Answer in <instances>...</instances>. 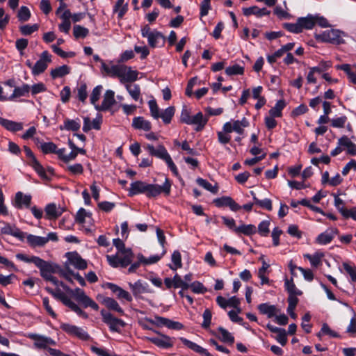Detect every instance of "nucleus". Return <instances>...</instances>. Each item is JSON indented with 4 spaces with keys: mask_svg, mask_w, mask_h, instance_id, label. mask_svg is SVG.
<instances>
[{
    "mask_svg": "<svg viewBox=\"0 0 356 356\" xmlns=\"http://www.w3.org/2000/svg\"><path fill=\"white\" fill-rule=\"evenodd\" d=\"M172 184V181L168 178H165L163 185L136 181L130 184L128 195L133 197L138 194H145L149 199L156 197L161 193L164 194L165 196H168L171 192Z\"/></svg>",
    "mask_w": 356,
    "mask_h": 356,
    "instance_id": "1",
    "label": "nucleus"
},
{
    "mask_svg": "<svg viewBox=\"0 0 356 356\" xmlns=\"http://www.w3.org/2000/svg\"><path fill=\"white\" fill-rule=\"evenodd\" d=\"M113 245L118 250V252L122 254V257H119L118 254L106 255L107 261L111 266L113 268H126L132 261L134 258V252L129 248H127L124 242L120 239L114 238L113 241Z\"/></svg>",
    "mask_w": 356,
    "mask_h": 356,
    "instance_id": "2",
    "label": "nucleus"
},
{
    "mask_svg": "<svg viewBox=\"0 0 356 356\" xmlns=\"http://www.w3.org/2000/svg\"><path fill=\"white\" fill-rule=\"evenodd\" d=\"M60 286L68 294L73 296L75 300L85 308L90 307L95 311L99 309V305L92 298L86 296L83 289L79 287L72 289L63 283H61Z\"/></svg>",
    "mask_w": 356,
    "mask_h": 356,
    "instance_id": "3",
    "label": "nucleus"
},
{
    "mask_svg": "<svg viewBox=\"0 0 356 356\" xmlns=\"http://www.w3.org/2000/svg\"><path fill=\"white\" fill-rule=\"evenodd\" d=\"M344 32L339 29H330L323 31L320 34H315V38L317 41L329 42L333 44H344L345 41L343 36H345Z\"/></svg>",
    "mask_w": 356,
    "mask_h": 356,
    "instance_id": "4",
    "label": "nucleus"
},
{
    "mask_svg": "<svg viewBox=\"0 0 356 356\" xmlns=\"http://www.w3.org/2000/svg\"><path fill=\"white\" fill-rule=\"evenodd\" d=\"M100 314L102 321L108 326L111 332L120 333L121 329L127 325L123 320L115 317L111 313L105 309H102Z\"/></svg>",
    "mask_w": 356,
    "mask_h": 356,
    "instance_id": "5",
    "label": "nucleus"
},
{
    "mask_svg": "<svg viewBox=\"0 0 356 356\" xmlns=\"http://www.w3.org/2000/svg\"><path fill=\"white\" fill-rule=\"evenodd\" d=\"M159 337H147L146 340L162 349H169L174 346L175 338L163 334L159 331L154 330Z\"/></svg>",
    "mask_w": 356,
    "mask_h": 356,
    "instance_id": "6",
    "label": "nucleus"
},
{
    "mask_svg": "<svg viewBox=\"0 0 356 356\" xmlns=\"http://www.w3.org/2000/svg\"><path fill=\"white\" fill-rule=\"evenodd\" d=\"M16 258L26 263H32L37 266L40 271V275L44 277V261L35 256H29L25 254L18 253Z\"/></svg>",
    "mask_w": 356,
    "mask_h": 356,
    "instance_id": "7",
    "label": "nucleus"
},
{
    "mask_svg": "<svg viewBox=\"0 0 356 356\" xmlns=\"http://www.w3.org/2000/svg\"><path fill=\"white\" fill-rule=\"evenodd\" d=\"M213 202L218 208L228 207L232 211H237L241 209V207L229 196L216 198Z\"/></svg>",
    "mask_w": 356,
    "mask_h": 356,
    "instance_id": "8",
    "label": "nucleus"
},
{
    "mask_svg": "<svg viewBox=\"0 0 356 356\" xmlns=\"http://www.w3.org/2000/svg\"><path fill=\"white\" fill-rule=\"evenodd\" d=\"M129 286L136 298L142 293L152 292L148 283L141 280H138L134 283L129 282Z\"/></svg>",
    "mask_w": 356,
    "mask_h": 356,
    "instance_id": "9",
    "label": "nucleus"
},
{
    "mask_svg": "<svg viewBox=\"0 0 356 356\" xmlns=\"http://www.w3.org/2000/svg\"><path fill=\"white\" fill-rule=\"evenodd\" d=\"M145 148L151 156L162 159L165 162L171 157L163 145H159L157 149H155L152 145L148 144Z\"/></svg>",
    "mask_w": 356,
    "mask_h": 356,
    "instance_id": "10",
    "label": "nucleus"
},
{
    "mask_svg": "<svg viewBox=\"0 0 356 356\" xmlns=\"http://www.w3.org/2000/svg\"><path fill=\"white\" fill-rule=\"evenodd\" d=\"M115 92L111 90H107L104 95V99L101 105H95V109L98 111H106L115 104Z\"/></svg>",
    "mask_w": 356,
    "mask_h": 356,
    "instance_id": "11",
    "label": "nucleus"
},
{
    "mask_svg": "<svg viewBox=\"0 0 356 356\" xmlns=\"http://www.w3.org/2000/svg\"><path fill=\"white\" fill-rule=\"evenodd\" d=\"M70 263L79 270H84L87 268V262L81 255L76 251L68 252L65 254Z\"/></svg>",
    "mask_w": 356,
    "mask_h": 356,
    "instance_id": "12",
    "label": "nucleus"
},
{
    "mask_svg": "<svg viewBox=\"0 0 356 356\" xmlns=\"http://www.w3.org/2000/svg\"><path fill=\"white\" fill-rule=\"evenodd\" d=\"M24 152L26 156L29 159V164L35 170L39 175L44 179V170L42 165L37 161L31 149L26 147H24Z\"/></svg>",
    "mask_w": 356,
    "mask_h": 356,
    "instance_id": "13",
    "label": "nucleus"
},
{
    "mask_svg": "<svg viewBox=\"0 0 356 356\" xmlns=\"http://www.w3.org/2000/svg\"><path fill=\"white\" fill-rule=\"evenodd\" d=\"M166 37L160 31L154 30L147 39L148 44L152 48L162 47L165 45Z\"/></svg>",
    "mask_w": 356,
    "mask_h": 356,
    "instance_id": "14",
    "label": "nucleus"
},
{
    "mask_svg": "<svg viewBox=\"0 0 356 356\" xmlns=\"http://www.w3.org/2000/svg\"><path fill=\"white\" fill-rule=\"evenodd\" d=\"M339 234L337 228L327 229L325 232L321 233L316 238V243L320 245H327L330 243L336 234Z\"/></svg>",
    "mask_w": 356,
    "mask_h": 356,
    "instance_id": "15",
    "label": "nucleus"
},
{
    "mask_svg": "<svg viewBox=\"0 0 356 356\" xmlns=\"http://www.w3.org/2000/svg\"><path fill=\"white\" fill-rule=\"evenodd\" d=\"M31 203V196L29 195H24L22 192H17L15 194L14 206L17 209H22L23 207L29 208Z\"/></svg>",
    "mask_w": 356,
    "mask_h": 356,
    "instance_id": "16",
    "label": "nucleus"
},
{
    "mask_svg": "<svg viewBox=\"0 0 356 356\" xmlns=\"http://www.w3.org/2000/svg\"><path fill=\"white\" fill-rule=\"evenodd\" d=\"M266 327L271 332L277 333L275 339L278 343H280L282 346H284L286 344L287 333L284 329L275 327L270 323H268Z\"/></svg>",
    "mask_w": 356,
    "mask_h": 356,
    "instance_id": "17",
    "label": "nucleus"
},
{
    "mask_svg": "<svg viewBox=\"0 0 356 356\" xmlns=\"http://www.w3.org/2000/svg\"><path fill=\"white\" fill-rule=\"evenodd\" d=\"M179 340L182 342V343L188 348L189 349L193 350L195 353H197L203 356H213L208 350L202 346H199L195 342H193L184 337H180Z\"/></svg>",
    "mask_w": 356,
    "mask_h": 356,
    "instance_id": "18",
    "label": "nucleus"
},
{
    "mask_svg": "<svg viewBox=\"0 0 356 356\" xmlns=\"http://www.w3.org/2000/svg\"><path fill=\"white\" fill-rule=\"evenodd\" d=\"M65 211V209L57 207L56 204L50 203L46 205V219L55 220L60 217Z\"/></svg>",
    "mask_w": 356,
    "mask_h": 356,
    "instance_id": "19",
    "label": "nucleus"
},
{
    "mask_svg": "<svg viewBox=\"0 0 356 356\" xmlns=\"http://www.w3.org/2000/svg\"><path fill=\"white\" fill-rule=\"evenodd\" d=\"M337 70L343 71L349 81L353 84H356V65H350V64H341L335 66Z\"/></svg>",
    "mask_w": 356,
    "mask_h": 356,
    "instance_id": "20",
    "label": "nucleus"
},
{
    "mask_svg": "<svg viewBox=\"0 0 356 356\" xmlns=\"http://www.w3.org/2000/svg\"><path fill=\"white\" fill-rule=\"evenodd\" d=\"M101 302L106 307V308L109 310L114 311L118 312L120 315L124 316V311L123 309L119 305L118 302L110 297H103Z\"/></svg>",
    "mask_w": 356,
    "mask_h": 356,
    "instance_id": "21",
    "label": "nucleus"
},
{
    "mask_svg": "<svg viewBox=\"0 0 356 356\" xmlns=\"http://www.w3.org/2000/svg\"><path fill=\"white\" fill-rule=\"evenodd\" d=\"M257 309L261 314L266 315L269 318L275 316L280 311L275 305H270L268 302L259 304L257 306Z\"/></svg>",
    "mask_w": 356,
    "mask_h": 356,
    "instance_id": "22",
    "label": "nucleus"
},
{
    "mask_svg": "<svg viewBox=\"0 0 356 356\" xmlns=\"http://www.w3.org/2000/svg\"><path fill=\"white\" fill-rule=\"evenodd\" d=\"M270 13V11L267 10L266 8H259L257 6L243 8V14L247 17L251 15H254L257 17H261L264 15H269Z\"/></svg>",
    "mask_w": 356,
    "mask_h": 356,
    "instance_id": "23",
    "label": "nucleus"
},
{
    "mask_svg": "<svg viewBox=\"0 0 356 356\" xmlns=\"http://www.w3.org/2000/svg\"><path fill=\"white\" fill-rule=\"evenodd\" d=\"M132 127L135 129L149 131L152 129V124L149 120H145L142 116H138L133 118Z\"/></svg>",
    "mask_w": 356,
    "mask_h": 356,
    "instance_id": "24",
    "label": "nucleus"
},
{
    "mask_svg": "<svg viewBox=\"0 0 356 356\" xmlns=\"http://www.w3.org/2000/svg\"><path fill=\"white\" fill-rule=\"evenodd\" d=\"M337 144L339 146L346 147L347 148V154L350 156L356 155V144L353 143L347 136H341Z\"/></svg>",
    "mask_w": 356,
    "mask_h": 356,
    "instance_id": "25",
    "label": "nucleus"
},
{
    "mask_svg": "<svg viewBox=\"0 0 356 356\" xmlns=\"http://www.w3.org/2000/svg\"><path fill=\"white\" fill-rule=\"evenodd\" d=\"M124 65H113L111 67H109L105 63V62H102V70L104 72L107 74L111 75L112 76L118 77L120 79L123 75L122 70H124Z\"/></svg>",
    "mask_w": 356,
    "mask_h": 356,
    "instance_id": "26",
    "label": "nucleus"
},
{
    "mask_svg": "<svg viewBox=\"0 0 356 356\" xmlns=\"http://www.w3.org/2000/svg\"><path fill=\"white\" fill-rule=\"evenodd\" d=\"M71 67L67 65L56 67L50 71V76L52 79L63 78L70 74Z\"/></svg>",
    "mask_w": 356,
    "mask_h": 356,
    "instance_id": "27",
    "label": "nucleus"
},
{
    "mask_svg": "<svg viewBox=\"0 0 356 356\" xmlns=\"http://www.w3.org/2000/svg\"><path fill=\"white\" fill-rule=\"evenodd\" d=\"M122 73L123 75L120 78L121 83L134 82L138 79V72L136 70H132L130 67L124 65Z\"/></svg>",
    "mask_w": 356,
    "mask_h": 356,
    "instance_id": "28",
    "label": "nucleus"
},
{
    "mask_svg": "<svg viewBox=\"0 0 356 356\" xmlns=\"http://www.w3.org/2000/svg\"><path fill=\"white\" fill-rule=\"evenodd\" d=\"M208 122V118H204L202 112H198L196 115L191 118L189 124H196V131H202Z\"/></svg>",
    "mask_w": 356,
    "mask_h": 356,
    "instance_id": "29",
    "label": "nucleus"
},
{
    "mask_svg": "<svg viewBox=\"0 0 356 356\" xmlns=\"http://www.w3.org/2000/svg\"><path fill=\"white\" fill-rule=\"evenodd\" d=\"M80 127L81 122L79 118H76V120L66 118L63 122V124L60 126V129L77 131L79 130Z\"/></svg>",
    "mask_w": 356,
    "mask_h": 356,
    "instance_id": "30",
    "label": "nucleus"
},
{
    "mask_svg": "<svg viewBox=\"0 0 356 356\" xmlns=\"http://www.w3.org/2000/svg\"><path fill=\"white\" fill-rule=\"evenodd\" d=\"M0 124L10 131L15 132L23 129L22 122H17L0 118Z\"/></svg>",
    "mask_w": 356,
    "mask_h": 356,
    "instance_id": "31",
    "label": "nucleus"
},
{
    "mask_svg": "<svg viewBox=\"0 0 356 356\" xmlns=\"http://www.w3.org/2000/svg\"><path fill=\"white\" fill-rule=\"evenodd\" d=\"M1 233L13 236L21 241L24 239L26 235V233L17 228L13 227L9 224H6L5 226L1 228Z\"/></svg>",
    "mask_w": 356,
    "mask_h": 356,
    "instance_id": "32",
    "label": "nucleus"
},
{
    "mask_svg": "<svg viewBox=\"0 0 356 356\" xmlns=\"http://www.w3.org/2000/svg\"><path fill=\"white\" fill-rule=\"evenodd\" d=\"M87 89V84L81 81L78 83L76 88L74 90V92H76V97L82 103H84L88 97Z\"/></svg>",
    "mask_w": 356,
    "mask_h": 356,
    "instance_id": "33",
    "label": "nucleus"
},
{
    "mask_svg": "<svg viewBox=\"0 0 356 356\" xmlns=\"http://www.w3.org/2000/svg\"><path fill=\"white\" fill-rule=\"evenodd\" d=\"M314 20V15L312 14H308L306 17H301L298 18V22H300L302 31L303 29H312L315 26Z\"/></svg>",
    "mask_w": 356,
    "mask_h": 356,
    "instance_id": "34",
    "label": "nucleus"
},
{
    "mask_svg": "<svg viewBox=\"0 0 356 356\" xmlns=\"http://www.w3.org/2000/svg\"><path fill=\"white\" fill-rule=\"evenodd\" d=\"M235 233L237 235L244 234L248 236H250L257 233V227L255 225L249 224H241L240 226L235 229Z\"/></svg>",
    "mask_w": 356,
    "mask_h": 356,
    "instance_id": "35",
    "label": "nucleus"
},
{
    "mask_svg": "<svg viewBox=\"0 0 356 356\" xmlns=\"http://www.w3.org/2000/svg\"><path fill=\"white\" fill-rule=\"evenodd\" d=\"M31 88L28 84H23L20 87H16L10 95L8 97V100H12L14 98L26 96L30 92Z\"/></svg>",
    "mask_w": 356,
    "mask_h": 356,
    "instance_id": "36",
    "label": "nucleus"
},
{
    "mask_svg": "<svg viewBox=\"0 0 356 356\" xmlns=\"http://www.w3.org/2000/svg\"><path fill=\"white\" fill-rule=\"evenodd\" d=\"M284 289L289 294H297L299 296L302 295V291L297 289L296 284H294L293 277H291L290 280L285 278Z\"/></svg>",
    "mask_w": 356,
    "mask_h": 356,
    "instance_id": "37",
    "label": "nucleus"
},
{
    "mask_svg": "<svg viewBox=\"0 0 356 356\" xmlns=\"http://www.w3.org/2000/svg\"><path fill=\"white\" fill-rule=\"evenodd\" d=\"M286 106V102L284 99L278 100L275 106L269 110V115L273 117L280 118L282 115V110Z\"/></svg>",
    "mask_w": 356,
    "mask_h": 356,
    "instance_id": "38",
    "label": "nucleus"
},
{
    "mask_svg": "<svg viewBox=\"0 0 356 356\" xmlns=\"http://www.w3.org/2000/svg\"><path fill=\"white\" fill-rule=\"evenodd\" d=\"M124 0H118L113 6V13H118V18L122 19L128 11V3L124 4Z\"/></svg>",
    "mask_w": 356,
    "mask_h": 356,
    "instance_id": "39",
    "label": "nucleus"
},
{
    "mask_svg": "<svg viewBox=\"0 0 356 356\" xmlns=\"http://www.w3.org/2000/svg\"><path fill=\"white\" fill-rule=\"evenodd\" d=\"M44 72V51L41 53L40 59L33 65L32 74L34 76L39 75Z\"/></svg>",
    "mask_w": 356,
    "mask_h": 356,
    "instance_id": "40",
    "label": "nucleus"
},
{
    "mask_svg": "<svg viewBox=\"0 0 356 356\" xmlns=\"http://www.w3.org/2000/svg\"><path fill=\"white\" fill-rule=\"evenodd\" d=\"M166 253V250L163 249L162 254L161 255H153L149 257V258H145L142 254H138V259H140V261H143V264L149 265L152 264H155L161 260L163 256Z\"/></svg>",
    "mask_w": 356,
    "mask_h": 356,
    "instance_id": "41",
    "label": "nucleus"
},
{
    "mask_svg": "<svg viewBox=\"0 0 356 356\" xmlns=\"http://www.w3.org/2000/svg\"><path fill=\"white\" fill-rule=\"evenodd\" d=\"M196 183L201 187L204 188L207 191L212 193L213 194H216L218 192V186L217 185L212 186L211 183H209L207 180L198 177L196 179Z\"/></svg>",
    "mask_w": 356,
    "mask_h": 356,
    "instance_id": "42",
    "label": "nucleus"
},
{
    "mask_svg": "<svg viewBox=\"0 0 356 356\" xmlns=\"http://www.w3.org/2000/svg\"><path fill=\"white\" fill-rule=\"evenodd\" d=\"M28 243L32 247L43 246L44 245V238L32 234L25 235Z\"/></svg>",
    "mask_w": 356,
    "mask_h": 356,
    "instance_id": "43",
    "label": "nucleus"
},
{
    "mask_svg": "<svg viewBox=\"0 0 356 356\" xmlns=\"http://www.w3.org/2000/svg\"><path fill=\"white\" fill-rule=\"evenodd\" d=\"M175 107L169 106L159 114V118H161L165 124H170L175 115Z\"/></svg>",
    "mask_w": 356,
    "mask_h": 356,
    "instance_id": "44",
    "label": "nucleus"
},
{
    "mask_svg": "<svg viewBox=\"0 0 356 356\" xmlns=\"http://www.w3.org/2000/svg\"><path fill=\"white\" fill-rule=\"evenodd\" d=\"M46 290L49 293H52L54 297L60 300L67 307L72 302L70 298H68L67 296L59 289H56L55 292H53L51 289L47 288H46Z\"/></svg>",
    "mask_w": 356,
    "mask_h": 356,
    "instance_id": "45",
    "label": "nucleus"
},
{
    "mask_svg": "<svg viewBox=\"0 0 356 356\" xmlns=\"http://www.w3.org/2000/svg\"><path fill=\"white\" fill-rule=\"evenodd\" d=\"M323 254L316 252L314 254H305L304 257L309 259L312 266L318 267L321 263V259L323 257Z\"/></svg>",
    "mask_w": 356,
    "mask_h": 356,
    "instance_id": "46",
    "label": "nucleus"
},
{
    "mask_svg": "<svg viewBox=\"0 0 356 356\" xmlns=\"http://www.w3.org/2000/svg\"><path fill=\"white\" fill-rule=\"evenodd\" d=\"M173 265L169 264V267L172 270H176L177 268L182 266L181 255L179 250H175L171 257Z\"/></svg>",
    "mask_w": 356,
    "mask_h": 356,
    "instance_id": "47",
    "label": "nucleus"
},
{
    "mask_svg": "<svg viewBox=\"0 0 356 356\" xmlns=\"http://www.w3.org/2000/svg\"><path fill=\"white\" fill-rule=\"evenodd\" d=\"M218 330L221 334L220 339L222 342L228 343L229 344H233L234 343V337L228 330L221 326L218 327Z\"/></svg>",
    "mask_w": 356,
    "mask_h": 356,
    "instance_id": "48",
    "label": "nucleus"
},
{
    "mask_svg": "<svg viewBox=\"0 0 356 356\" xmlns=\"http://www.w3.org/2000/svg\"><path fill=\"white\" fill-rule=\"evenodd\" d=\"M126 89L130 96L135 100L138 101L140 96V88L138 84H127Z\"/></svg>",
    "mask_w": 356,
    "mask_h": 356,
    "instance_id": "49",
    "label": "nucleus"
},
{
    "mask_svg": "<svg viewBox=\"0 0 356 356\" xmlns=\"http://www.w3.org/2000/svg\"><path fill=\"white\" fill-rule=\"evenodd\" d=\"M225 73L228 76L242 75L244 74V67L238 64H234L232 66L227 67L225 69Z\"/></svg>",
    "mask_w": 356,
    "mask_h": 356,
    "instance_id": "50",
    "label": "nucleus"
},
{
    "mask_svg": "<svg viewBox=\"0 0 356 356\" xmlns=\"http://www.w3.org/2000/svg\"><path fill=\"white\" fill-rule=\"evenodd\" d=\"M270 221L267 220H262L258 225V229L257 232H258L259 234L261 236L266 237L268 236L270 233L269 226H270Z\"/></svg>",
    "mask_w": 356,
    "mask_h": 356,
    "instance_id": "51",
    "label": "nucleus"
},
{
    "mask_svg": "<svg viewBox=\"0 0 356 356\" xmlns=\"http://www.w3.org/2000/svg\"><path fill=\"white\" fill-rule=\"evenodd\" d=\"M89 33V30L87 28L80 25H74L73 28L74 36L78 38H85Z\"/></svg>",
    "mask_w": 356,
    "mask_h": 356,
    "instance_id": "52",
    "label": "nucleus"
},
{
    "mask_svg": "<svg viewBox=\"0 0 356 356\" xmlns=\"http://www.w3.org/2000/svg\"><path fill=\"white\" fill-rule=\"evenodd\" d=\"M148 105H149L151 116L154 119L158 120L159 118V114L161 113H160V109L159 108V106L156 103V101L155 99L149 100L148 102Z\"/></svg>",
    "mask_w": 356,
    "mask_h": 356,
    "instance_id": "53",
    "label": "nucleus"
},
{
    "mask_svg": "<svg viewBox=\"0 0 356 356\" xmlns=\"http://www.w3.org/2000/svg\"><path fill=\"white\" fill-rule=\"evenodd\" d=\"M38 30V25L34 24H26L19 27L21 33L24 35H29Z\"/></svg>",
    "mask_w": 356,
    "mask_h": 356,
    "instance_id": "54",
    "label": "nucleus"
},
{
    "mask_svg": "<svg viewBox=\"0 0 356 356\" xmlns=\"http://www.w3.org/2000/svg\"><path fill=\"white\" fill-rule=\"evenodd\" d=\"M254 204L268 211H270L273 209L272 200L269 198H265L264 200H255Z\"/></svg>",
    "mask_w": 356,
    "mask_h": 356,
    "instance_id": "55",
    "label": "nucleus"
},
{
    "mask_svg": "<svg viewBox=\"0 0 356 356\" xmlns=\"http://www.w3.org/2000/svg\"><path fill=\"white\" fill-rule=\"evenodd\" d=\"M189 288L191 289L193 293L198 294H203L207 291V288L199 281H195L191 284H189Z\"/></svg>",
    "mask_w": 356,
    "mask_h": 356,
    "instance_id": "56",
    "label": "nucleus"
},
{
    "mask_svg": "<svg viewBox=\"0 0 356 356\" xmlns=\"http://www.w3.org/2000/svg\"><path fill=\"white\" fill-rule=\"evenodd\" d=\"M92 213L87 212L85 209L80 208L75 216V222L78 224H83L86 221V217H90Z\"/></svg>",
    "mask_w": 356,
    "mask_h": 356,
    "instance_id": "57",
    "label": "nucleus"
},
{
    "mask_svg": "<svg viewBox=\"0 0 356 356\" xmlns=\"http://www.w3.org/2000/svg\"><path fill=\"white\" fill-rule=\"evenodd\" d=\"M31 17V13L26 6H22L17 13V18L22 22H26Z\"/></svg>",
    "mask_w": 356,
    "mask_h": 356,
    "instance_id": "58",
    "label": "nucleus"
},
{
    "mask_svg": "<svg viewBox=\"0 0 356 356\" xmlns=\"http://www.w3.org/2000/svg\"><path fill=\"white\" fill-rule=\"evenodd\" d=\"M102 89V86L98 85L96 87H95L92 91V93L90 95V103L93 104L95 106V105H97V102L99 99Z\"/></svg>",
    "mask_w": 356,
    "mask_h": 356,
    "instance_id": "59",
    "label": "nucleus"
},
{
    "mask_svg": "<svg viewBox=\"0 0 356 356\" xmlns=\"http://www.w3.org/2000/svg\"><path fill=\"white\" fill-rule=\"evenodd\" d=\"M79 327L76 325H71L69 323H62L60 325V329L67 333L68 335L73 337L75 335L76 331L79 330Z\"/></svg>",
    "mask_w": 356,
    "mask_h": 356,
    "instance_id": "60",
    "label": "nucleus"
},
{
    "mask_svg": "<svg viewBox=\"0 0 356 356\" xmlns=\"http://www.w3.org/2000/svg\"><path fill=\"white\" fill-rule=\"evenodd\" d=\"M65 170L68 171L71 175H78L83 172V167L81 163H75L66 167Z\"/></svg>",
    "mask_w": 356,
    "mask_h": 356,
    "instance_id": "61",
    "label": "nucleus"
},
{
    "mask_svg": "<svg viewBox=\"0 0 356 356\" xmlns=\"http://www.w3.org/2000/svg\"><path fill=\"white\" fill-rule=\"evenodd\" d=\"M28 337L34 341L35 348L42 349L44 348V337L39 336L36 334H29Z\"/></svg>",
    "mask_w": 356,
    "mask_h": 356,
    "instance_id": "62",
    "label": "nucleus"
},
{
    "mask_svg": "<svg viewBox=\"0 0 356 356\" xmlns=\"http://www.w3.org/2000/svg\"><path fill=\"white\" fill-rule=\"evenodd\" d=\"M348 120L346 115L333 118L330 120L331 126L334 128H343Z\"/></svg>",
    "mask_w": 356,
    "mask_h": 356,
    "instance_id": "63",
    "label": "nucleus"
},
{
    "mask_svg": "<svg viewBox=\"0 0 356 356\" xmlns=\"http://www.w3.org/2000/svg\"><path fill=\"white\" fill-rule=\"evenodd\" d=\"M340 213L345 219L352 218L356 221V207H353L350 209H340Z\"/></svg>",
    "mask_w": 356,
    "mask_h": 356,
    "instance_id": "64",
    "label": "nucleus"
}]
</instances>
